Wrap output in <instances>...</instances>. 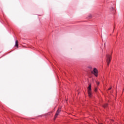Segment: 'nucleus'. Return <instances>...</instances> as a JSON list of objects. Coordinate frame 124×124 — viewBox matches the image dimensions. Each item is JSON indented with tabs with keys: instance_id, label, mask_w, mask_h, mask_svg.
I'll return each instance as SVG.
<instances>
[{
	"instance_id": "obj_1",
	"label": "nucleus",
	"mask_w": 124,
	"mask_h": 124,
	"mask_svg": "<svg viewBox=\"0 0 124 124\" xmlns=\"http://www.w3.org/2000/svg\"><path fill=\"white\" fill-rule=\"evenodd\" d=\"M88 93L89 97L91 98L93 96V93H92V85L89 84V86L87 88Z\"/></svg>"
},
{
	"instance_id": "obj_2",
	"label": "nucleus",
	"mask_w": 124,
	"mask_h": 124,
	"mask_svg": "<svg viewBox=\"0 0 124 124\" xmlns=\"http://www.w3.org/2000/svg\"><path fill=\"white\" fill-rule=\"evenodd\" d=\"M111 59H112V57H111V55L109 54L107 55L106 57V61L108 65H109L110 62H111Z\"/></svg>"
},
{
	"instance_id": "obj_3",
	"label": "nucleus",
	"mask_w": 124,
	"mask_h": 124,
	"mask_svg": "<svg viewBox=\"0 0 124 124\" xmlns=\"http://www.w3.org/2000/svg\"><path fill=\"white\" fill-rule=\"evenodd\" d=\"M61 111H62V110L61 109V108H59L57 110V111H56V113L54 116V121H55V120H56V119H57V118H58V116H59V114H60Z\"/></svg>"
},
{
	"instance_id": "obj_4",
	"label": "nucleus",
	"mask_w": 124,
	"mask_h": 124,
	"mask_svg": "<svg viewBox=\"0 0 124 124\" xmlns=\"http://www.w3.org/2000/svg\"><path fill=\"white\" fill-rule=\"evenodd\" d=\"M93 76L95 77H98V70L96 68H93Z\"/></svg>"
},
{
	"instance_id": "obj_5",
	"label": "nucleus",
	"mask_w": 124,
	"mask_h": 124,
	"mask_svg": "<svg viewBox=\"0 0 124 124\" xmlns=\"http://www.w3.org/2000/svg\"><path fill=\"white\" fill-rule=\"evenodd\" d=\"M16 47H17V48H18V46H19V43L18 42V40H16V44L15 46Z\"/></svg>"
},
{
	"instance_id": "obj_6",
	"label": "nucleus",
	"mask_w": 124,
	"mask_h": 124,
	"mask_svg": "<svg viewBox=\"0 0 124 124\" xmlns=\"http://www.w3.org/2000/svg\"><path fill=\"white\" fill-rule=\"evenodd\" d=\"M107 105H108V104H105V105L103 106V107H104V108H106V107H107Z\"/></svg>"
},
{
	"instance_id": "obj_7",
	"label": "nucleus",
	"mask_w": 124,
	"mask_h": 124,
	"mask_svg": "<svg viewBox=\"0 0 124 124\" xmlns=\"http://www.w3.org/2000/svg\"><path fill=\"white\" fill-rule=\"evenodd\" d=\"M88 68H89V69H92V68H93V67H92V66H89Z\"/></svg>"
},
{
	"instance_id": "obj_8",
	"label": "nucleus",
	"mask_w": 124,
	"mask_h": 124,
	"mask_svg": "<svg viewBox=\"0 0 124 124\" xmlns=\"http://www.w3.org/2000/svg\"><path fill=\"white\" fill-rule=\"evenodd\" d=\"M96 83L97 85H99V82L96 81Z\"/></svg>"
},
{
	"instance_id": "obj_9",
	"label": "nucleus",
	"mask_w": 124,
	"mask_h": 124,
	"mask_svg": "<svg viewBox=\"0 0 124 124\" xmlns=\"http://www.w3.org/2000/svg\"><path fill=\"white\" fill-rule=\"evenodd\" d=\"M94 91L95 92H97V88H95Z\"/></svg>"
},
{
	"instance_id": "obj_10",
	"label": "nucleus",
	"mask_w": 124,
	"mask_h": 124,
	"mask_svg": "<svg viewBox=\"0 0 124 124\" xmlns=\"http://www.w3.org/2000/svg\"><path fill=\"white\" fill-rule=\"evenodd\" d=\"M111 88L108 89L109 90H111Z\"/></svg>"
},
{
	"instance_id": "obj_11",
	"label": "nucleus",
	"mask_w": 124,
	"mask_h": 124,
	"mask_svg": "<svg viewBox=\"0 0 124 124\" xmlns=\"http://www.w3.org/2000/svg\"><path fill=\"white\" fill-rule=\"evenodd\" d=\"M92 74H93V71H92Z\"/></svg>"
}]
</instances>
